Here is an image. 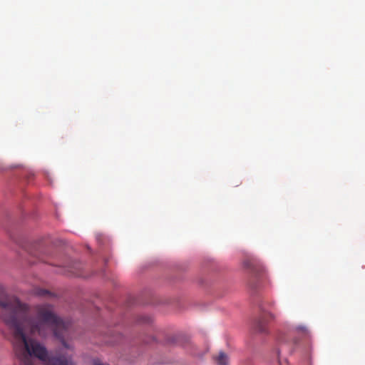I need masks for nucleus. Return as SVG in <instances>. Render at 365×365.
Here are the masks:
<instances>
[{
  "label": "nucleus",
  "mask_w": 365,
  "mask_h": 365,
  "mask_svg": "<svg viewBox=\"0 0 365 365\" xmlns=\"http://www.w3.org/2000/svg\"><path fill=\"white\" fill-rule=\"evenodd\" d=\"M267 315H269V317L271 319L274 318L273 315L271 314H264L262 317H261L257 320V324H256V329L257 331L261 332V333H265L267 331V324L268 322Z\"/></svg>",
  "instance_id": "nucleus-3"
},
{
  "label": "nucleus",
  "mask_w": 365,
  "mask_h": 365,
  "mask_svg": "<svg viewBox=\"0 0 365 365\" xmlns=\"http://www.w3.org/2000/svg\"><path fill=\"white\" fill-rule=\"evenodd\" d=\"M1 318L9 327L13 336L16 356L21 365H35L33 357L48 362V365H75L71 357L64 355L48 356L46 347L37 340L26 336L38 334L45 337L50 327L54 336L66 349H71L66 341L69 323L63 321L49 304L35 307L36 317L29 314V307L14 296L5 295L0 287Z\"/></svg>",
  "instance_id": "nucleus-1"
},
{
  "label": "nucleus",
  "mask_w": 365,
  "mask_h": 365,
  "mask_svg": "<svg viewBox=\"0 0 365 365\" xmlns=\"http://www.w3.org/2000/svg\"><path fill=\"white\" fill-rule=\"evenodd\" d=\"M214 359L217 365H227L229 361L227 355L223 351H220Z\"/></svg>",
  "instance_id": "nucleus-4"
},
{
  "label": "nucleus",
  "mask_w": 365,
  "mask_h": 365,
  "mask_svg": "<svg viewBox=\"0 0 365 365\" xmlns=\"http://www.w3.org/2000/svg\"><path fill=\"white\" fill-rule=\"evenodd\" d=\"M285 346H286V344H282L281 345V349H284Z\"/></svg>",
  "instance_id": "nucleus-8"
},
{
  "label": "nucleus",
  "mask_w": 365,
  "mask_h": 365,
  "mask_svg": "<svg viewBox=\"0 0 365 365\" xmlns=\"http://www.w3.org/2000/svg\"><path fill=\"white\" fill-rule=\"evenodd\" d=\"M93 365H109L108 364L103 363L98 359H93Z\"/></svg>",
  "instance_id": "nucleus-7"
},
{
  "label": "nucleus",
  "mask_w": 365,
  "mask_h": 365,
  "mask_svg": "<svg viewBox=\"0 0 365 365\" xmlns=\"http://www.w3.org/2000/svg\"><path fill=\"white\" fill-rule=\"evenodd\" d=\"M49 294L50 293L48 291H47L46 289H40L37 290V292H36V294H38L39 296H46Z\"/></svg>",
  "instance_id": "nucleus-6"
},
{
  "label": "nucleus",
  "mask_w": 365,
  "mask_h": 365,
  "mask_svg": "<svg viewBox=\"0 0 365 365\" xmlns=\"http://www.w3.org/2000/svg\"><path fill=\"white\" fill-rule=\"evenodd\" d=\"M244 267L250 274V284L254 280L259 279L264 271L262 265L256 259L252 257L247 258L244 261Z\"/></svg>",
  "instance_id": "nucleus-2"
},
{
  "label": "nucleus",
  "mask_w": 365,
  "mask_h": 365,
  "mask_svg": "<svg viewBox=\"0 0 365 365\" xmlns=\"http://www.w3.org/2000/svg\"><path fill=\"white\" fill-rule=\"evenodd\" d=\"M296 331L298 333H301L304 335H307L309 334V331L306 327L304 326H299L296 328Z\"/></svg>",
  "instance_id": "nucleus-5"
}]
</instances>
